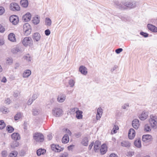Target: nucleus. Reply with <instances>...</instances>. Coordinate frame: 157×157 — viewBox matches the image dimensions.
I'll return each instance as SVG.
<instances>
[{"label":"nucleus","mask_w":157,"mask_h":157,"mask_svg":"<svg viewBox=\"0 0 157 157\" xmlns=\"http://www.w3.org/2000/svg\"><path fill=\"white\" fill-rule=\"evenodd\" d=\"M6 130L8 132L12 133L14 131V129L12 126L7 125L6 127Z\"/></svg>","instance_id":"nucleus-33"},{"label":"nucleus","mask_w":157,"mask_h":157,"mask_svg":"<svg viewBox=\"0 0 157 157\" xmlns=\"http://www.w3.org/2000/svg\"><path fill=\"white\" fill-rule=\"evenodd\" d=\"M151 128L149 126L145 125L144 127V130L146 132H149L151 131Z\"/></svg>","instance_id":"nucleus-42"},{"label":"nucleus","mask_w":157,"mask_h":157,"mask_svg":"<svg viewBox=\"0 0 157 157\" xmlns=\"http://www.w3.org/2000/svg\"><path fill=\"white\" fill-rule=\"evenodd\" d=\"M78 108L76 107L71 108L70 109V113L71 114L74 113H75V112H76V111H78Z\"/></svg>","instance_id":"nucleus-44"},{"label":"nucleus","mask_w":157,"mask_h":157,"mask_svg":"<svg viewBox=\"0 0 157 157\" xmlns=\"http://www.w3.org/2000/svg\"><path fill=\"white\" fill-rule=\"evenodd\" d=\"M38 95L37 94H34L31 98L33 101L35 100L38 97Z\"/></svg>","instance_id":"nucleus-52"},{"label":"nucleus","mask_w":157,"mask_h":157,"mask_svg":"<svg viewBox=\"0 0 157 157\" xmlns=\"http://www.w3.org/2000/svg\"><path fill=\"white\" fill-rule=\"evenodd\" d=\"M0 110L3 113H6L7 112L8 109L6 107H4L2 109H1Z\"/></svg>","instance_id":"nucleus-50"},{"label":"nucleus","mask_w":157,"mask_h":157,"mask_svg":"<svg viewBox=\"0 0 157 157\" xmlns=\"http://www.w3.org/2000/svg\"><path fill=\"white\" fill-rule=\"evenodd\" d=\"M6 126V124L5 123L3 120L0 121V129H3Z\"/></svg>","instance_id":"nucleus-39"},{"label":"nucleus","mask_w":157,"mask_h":157,"mask_svg":"<svg viewBox=\"0 0 157 157\" xmlns=\"http://www.w3.org/2000/svg\"><path fill=\"white\" fill-rule=\"evenodd\" d=\"M66 98V96L65 94H60L58 96L57 100L59 102H63Z\"/></svg>","instance_id":"nucleus-21"},{"label":"nucleus","mask_w":157,"mask_h":157,"mask_svg":"<svg viewBox=\"0 0 157 157\" xmlns=\"http://www.w3.org/2000/svg\"><path fill=\"white\" fill-rule=\"evenodd\" d=\"M132 125L133 127L135 129H137L140 125L139 120L138 119H134L132 122Z\"/></svg>","instance_id":"nucleus-14"},{"label":"nucleus","mask_w":157,"mask_h":157,"mask_svg":"<svg viewBox=\"0 0 157 157\" xmlns=\"http://www.w3.org/2000/svg\"><path fill=\"white\" fill-rule=\"evenodd\" d=\"M148 113L145 111H143L139 116L140 119L142 121L145 120L147 117Z\"/></svg>","instance_id":"nucleus-16"},{"label":"nucleus","mask_w":157,"mask_h":157,"mask_svg":"<svg viewBox=\"0 0 157 157\" xmlns=\"http://www.w3.org/2000/svg\"><path fill=\"white\" fill-rule=\"evenodd\" d=\"M68 83L70 86L71 87H72L75 85V81L74 80L71 79L69 80Z\"/></svg>","instance_id":"nucleus-41"},{"label":"nucleus","mask_w":157,"mask_h":157,"mask_svg":"<svg viewBox=\"0 0 157 157\" xmlns=\"http://www.w3.org/2000/svg\"><path fill=\"white\" fill-rule=\"evenodd\" d=\"M34 139L36 142H42L44 140V136L40 132H36L33 135Z\"/></svg>","instance_id":"nucleus-2"},{"label":"nucleus","mask_w":157,"mask_h":157,"mask_svg":"<svg viewBox=\"0 0 157 157\" xmlns=\"http://www.w3.org/2000/svg\"><path fill=\"white\" fill-rule=\"evenodd\" d=\"M8 39L11 41L15 42L16 41L15 35L12 33H10L8 36Z\"/></svg>","instance_id":"nucleus-27"},{"label":"nucleus","mask_w":157,"mask_h":157,"mask_svg":"<svg viewBox=\"0 0 157 157\" xmlns=\"http://www.w3.org/2000/svg\"><path fill=\"white\" fill-rule=\"evenodd\" d=\"M10 9L12 11H16L20 10V7L18 4L15 2H12L10 5Z\"/></svg>","instance_id":"nucleus-7"},{"label":"nucleus","mask_w":157,"mask_h":157,"mask_svg":"<svg viewBox=\"0 0 157 157\" xmlns=\"http://www.w3.org/2000/svg\"><path fill=\"white\" fill-rule=\"evenodd\" d=\"M21 117V113H17L14 116V119L16 121L20 119Z\"/></svg>","instance_id":"nucleus-38"},{"label":"nucleus","mask_w":157,"mask_h":157,"mask_svg":"<svg viewBox=\"0 0 157 157\" xmlns=\"http://www.w3.org/2000/svg\"><path fill=\"white\" fill-rule=\"evenodd\" d=\"M100 144L101 142L97 140L95 142L94 147V151L95 152L97 151V150L99 149Z\"/></svg>","instance_id":"nucleus-22"},{"label":"nucleus","mask_w":157,"mask_h":157,"mask_svg":"<svg viewBox=\"0 0 157 157\" xmlns=\"http://www.w3.org/2000/svg\"><path fill=\"white\" fill-rule=\"evenodd\" d=\"M56 147H55V151L56 152H60L63 150V148L61 147L59 145H56Z\"/></svg>","instance_id":"nucleus-36"},{"label":"nucleus","mask_w":157,"mask_h":157,"mask_svg":"<svg viewBox=\"0 0 157 157\" xmlns=\"http://www.w3.org/2000/svg\"><path fill=\"white\" fill-rule=\"evenodd\" d=\"M31 28L28 23H25L23 25V30L26 36L29 35L31 32Z\"/></svg>","instance_id":"nucleus-3"},{"label":"nucleus","mask_w":157,"mask_h":157,"mask_svg":"<svg viewBox=\"0 0 157 157\" xmlns=\"http://www.w3.org/2000/svg\"><path fill=\"white\" fill-rule=\"evenodd\" d=\"M5 103L7 104H9L10 103V100L9 98H7L5 100Z\"/></svg>","instance_id":"nucleus-64"},{"label":"nucleus","mask_w":157,"mask_h":157,"mask_svg":"<svg viewBox=\"0 0 157 157\" xmlns=\"http://www.w3.org/2000/svg\"><path fill=\"white\" fill-rule=\"evenodd\" d=\"M32 37L34 42H38L39 41L41 38L40 34L37 33H35L33 34Z\"/></svg>","instance_id":"nucleus-12"},{"label":"nucleus","mask_w":157,"mask_h":157,"mask_svg":"<svg viewBox=\"0 0 157 157\" xmlns=\"http://www.w3.org/2000/svg\"><path fill=\"white\" fill-rule=\"evenodd\" d=\"M31 72L30 70L27 69L25 70L23 74V77L24 78L28 77L31 74Z\"/></svg>","instance_id":"nucleus-24"},{"label":"nucleus","mask_w":157,"mask_h":157,"mask_svg":"<svg viewBox=\"0 0 157 157\" xmlns=\"http://www.w3.org/2000/svg\"><path fill=\"white\" fill-rule=\"evenodd\" d=\"M134 143L135 146L138 148L141 147V140L140 138H138L136 139Z\"/></svg>","instance_id":"nucleus-19"},{"label":"nucleus","mask_w":157,"mask_h":157,"mask_svg":"<svg viewBox=\"0 0 157 157\" xmlns=\"http://www.w3.org/2000/svg\"><path fill=\"white\" fill-rule=\"evenodd\" d=\"M46 152V150L44 149H39L36 151V154L38 156H40L44 154Z\"/></svg>","instance_id":"nucleus-28"},{"label":"nucleus","mask_w":157,"mask_h":157,"mask_svg":"<svg viewBox=\"0 0 157 157\" xmlns=\"http://www.w3.org/2000/svg\"><path fill=\"white\" fill-rule=\"evenodd\" d=\"M24 58L28 62H31L32 59V57L29 54L26 55L24 57Z\"/></svg>","instance_id":"nucleus-34"},{"label":"nucleus","mask_w":157,"mask_h":157,"mask_svg":"<svg viewBox=\"0 0 157 157\" xmlns=\"http://www.w3.org/2000/svg\"><path fill=\"white\" fill-rule=\"evenodd\" d=\"M123 50L122 48H118L115 50V52L116 53L119 54L123 51Z\"/></svg>","instance_id":"nucleus-53"},{"label":"nucleus","mask_w":157,"mask_h":157,"mask_svg":"<svg viewBox=\"0 0 157 157\" xmlns=\"http://www.w3.org/2000/svg\"><path fill=\"white\" fill-rule=\"evenodd\" d=\"M19 145V143L17 140H14L11 143L10 146L12 148H14L15 147H17Z\"/></svg>","instance_id":"nucleus-30"},{"label":"nucleus","mask_w":157,"mask_h":157,"mask_svg":"<svg viewBox=\"0 0 157 157\" xmlns=\"http://www.w3.org/2000/svg\"><path fill=\"white\" fill-rule=\"evenodd\" d=\"M119 127L118 126L115 125L112 130L111 133L113 134L116 133L117 132V130L119 129Z\"/></svg>","instance_id":"nucleus-40"},{"label":"nucleus","mask_w":157,"mask_h":157,"mask_svg":"<svg viewBox=\"0 0 157 157\" xmlns=\"http://www.w3.org/2000/svg\"><path fill=\"white\" fill-rule=\"evenodd\" d=\"M22 43L25 46H29L31 47L33 45V41L31 37H26L24 38L22 41Z\"/></svg>","instance_id":"nucleus-4"},{"label":"nucleus","mask_w":157,"mask_h":157,"mask_svg":"<svg viewBox=\"0 0 157 157\" xmlns=\"http://www.w3.org/2000/svg\"><path fill=\"white\" fill-rule=\"evenodd\" d=\"M32 112L33 114L34 115H36L38 114V112L36 109H33Z\"/></svg>","instance_id":"nucleus-49"},{"label":"nucleus","mask_w":157,"mask_h":157,"mask_svg":"<svg viewBox=\"0 0 157 157\" xmlns=\"http://www.w3.org/2000/svg\"><path fill=\"white\" fill-rule=\"evenodd\" d=\"M31 18V14L30 13L28 12L23 16L22 19L25 22H28L30 20Z\"/></svg>","instance_id":"nucleus-11"},{"label":"nucleus","mask_w":157,"mask_h":157,"mask_svg":"<svg viewBox=\"0 0 157 157\" xmlns=\"http://www.w3.org/2000/svg\"><path fill=\"white\" fill-rule=\"evenodd\" d=\"M11 137L12 139L14 140H19L21 137L19 134L18 133H13L11 135Z\"/></svg>","instance_id":"nucleus-20"},{"label":"nucleus","mask_w":157,"mask_h":157,"mask_svg":"<svg viewBox=\"0 0 157 157\" xmlns=\"http://www.w3.org/2000/svg\"><path fill=\"white\" fill-rule=\"evenodd\" d=\"M9 20L13 24L15 25L17 24L19 21L18 16L15 15L10 16L9 18Z\"/></svg>","instance_id":"nucleus-8"},{"label":"nucleus","mask_w":157,"mask_h":157,"mask_svg":"<svg viewBox=\"0 0 157 157\" xmlns=\"http://www.w3.org/2000/svg\"><path fill=\"white\" fill-rule=\"evenodd\" d=\"M24 126V128L25 129L27 130V123L26 122H25L23 124Z\"/></svg>","instance_id":"nucleus-61"},{"label":"nucleus","mask_w":157,"mask_h":157,"mask_svg":"<svg viewBox=\"0 0 157 157\" xmlns=\"http://www.w3.org/2000/svg\"><path fill=\"white\" fill-rule=\"evenodd\" d=\"M142 140L144 142H149L152 140V136L149 134L143 135L142 137Z\"/></svg>","instance_id":"nucleus-9"},{"label":"nucleus","mask_w":157,"mask_h":157,"mask_svg":"<svg viewBox=\"0 0 157 157\" xmlns=\"http://www.w3.org/2000/svg\"><path fill=\"white\" fill-rule=\"evenodd\" d=\"M45 22L46 25L48 26H50L51 25L52 21L48 17L46 18Z\"/></svg>","instance_id":"nucleus-35"},{"label":"nucleus","mask_w":157,"mask_h":157,"mask_svg":"<svg viewBox=\"0 0 157 157\" xmlns=\"http://www.w3.org/2000/svg\"><path fill=\"white\" fill-rule=\"evenodd\" d=\"M147 27L150 31L154 33L157 32V27L155 26L150 24H148Z\"/></svg>","instance_id":"nucleus-15"},{"label":"nucleus","mask_w":157,"mask_h":157,"mask_svg":"<svg viewBox=\"0 0 157 157\" xmlns=\"http://www.w3.org/2000/svg\"><path fill=\"white\" fill-rule=\"evenodd\" d=\"M114 4L116 6L117 8L121 10L126 9L124 5V3L120 2L117 1H115L114 2Z\"/></svg>","instance_id":"nucleus-10"},{"label":"nucleus","mask_w":157,"mask_h":157,"mask_svg":"<svg viewBox=\"0 0 157 157\" xmlns=\"http://www.w3.org/2000/svg\"><path fill=\"white\" fill-rule=\"evenodd\" d=\"M129 106V104L128 103H126L122 106V109H127V107H128Z\"/></svg>","instance_id":"nucleus-51"},{"label":"nucleus","mask_w":157,"mask_h":157,"mask_svg":"<svg viewBox=\"0 0 157 157\" xmlns=\"http://www.w3.org/2000/svg\"><path fill=\"white\" fill-rule=\"evenodd\" d=\"M79 71L84 75H86L87 73V69L84 66L82 65L79 67Z\"/></svg>","instance_id":"nucleus-18"},{"label":"nucleus","mask_w":157,"mask_h":157,"mask_svg":"<svg viewBox=\"0 0 157 157\" xmlns=\"http://www.w3.org/2000/svg\"><path fill=\"white\" fill-rule=\"evenodd\" d=\"M68 155V153L67 152H65L63 154H62L59 156V157H66Z\"/></svg>","instance_id":"nucleus-56"},{"label":"nucleus","mask_w":157,"mask_h":157,"mask_svg":"<svg viewBox=\"0 0 157 157\" xmlns=\"http://www.w3.org/2000/svg\"><path fill=\"white\" fill-rule=\"evenodd\" d=\"M5 10L4 8L2 6H0V15H2L5 12Z\"/></svg>","instance_id":"nucleus-45"},{"label":"nucleus","mask_w":157,"mask_h":157,"mask_svg":"<svg viewBox=\"0 0 157 157\" xmlns=\"http://www.w3.org/2000/svg\"><path fill=\"white\" fill-rule=\"evenodd\" d=\"M44 33L46 36H48L50 34L51 31L49 29H47L45 31Z\"/></svg>","instance_id":"nucleus-55"},{"label":"nucleus","mask_w":157,"mask_h":157,"mask_svg":"<svg viewBox=\"0 0 157 157\" xmlns=\"http://www.w3.org/2000/svg\"><path fill=\"white\" fill-rule=\"evenodd\" d=\"M135 135V132L134 130L132 128H130L128 131V137L129 139L132 140L134 137Z\"/></svg>","instance_id":"nucleus-13"},{"label":"nucleus","mask_w":157,"mask_h":157,"mask_svg":"<svg viewBox=\"0 0 157 157\" xmlns=\"http://www.w3.org/2000/svg\"><path fill=\"white\" fill-rule=\"evenodd\" d=\"M69 140L68 135L65 134L64 135L62 139V141L63 143L66 144L68 143Z\"/></svg>","instance_id":"nucleus-25"},{"label":"nucleus","mask_w":157,"mask_h":157,"mask_svg":"<svg viewBox=\"0 0 157 157\" xmlns=\"http://www.w3.org/2000/svg\"><path fill=\"white\" fill-rule=\"evenodd\" d=\"M7 155V152L6 151H2V157H6Z\"/></svg>","instance_id":"nucleus-54"},{"label":"nucleus","mask_w":157,"mask_h":157,"mask_svg":"<svg viewBox=\"0 0 157 157\" xmlns=\"http://www.w3.org/2000/svg\"><path fill=\"white\" fill-rule=\"evenodd\" d=\"M102 115L99 114H97L96 116V119L97 120H99L101 117Z\"/></svg>","instance_id":"nucleus-60"},{"label":"nucleus","mask_w":157,"mask_h":157,"mask_svg":"<svg viewBox=\"0 0 157 157\" xmlns=\"http://www.w3.org/2000/svg\"><path fill=\"white\" fill-rule=\"evenodd\" d=\"M63 130L65 131L70 136L71 135V133L70 131L67 128H64L63 129Z\"/></svg>","instance_id":"nucleus-47"},{"label":"nucleus","mask_w":157,"mask_h":157,"mask_svg":"<svg viewBox=\"0 0 157 157\" xmlns=\"http://www.w3.org/2000/svg\"><path fill=\"white\" fill-rule=\"evenodd\" d=\"M97 113L102 115V109L101 108H98L97 109Z\"/></svg>","instance_id":"nucleus-48"},{"label":"nucleus","mask_w":157,"mask_h":157,"mask_svg":"<svg viewBox=\"0 0 157 157\" xmlns=\"http://www.w3.org/2000/svg\"><path fill=\"white\" fill-rule=\"evenodd\" d=\"M5 31V29L1 25H0V32L3 33Z\"/></svg>","instance_id":"nucleus-58"},{"label":"nucleus","mask_w":157,"mask_h":157,"mask_svg":"<svg viewBox=\"0 0 157 157\" xmlns=\"http://www.w3.org/2000/svg\"><path fill=\"white\" fill-rule=\"evenodd\" d=\"M107 150V148L105 144H103L101 147L100 149V152L101 155L105 154Z\"/></svg>","instance_id":"nucleus-17"},{"label":"nucleus","mask_w":157,"mask_h":157,"mask_svg":"<svg viewBox=\"0 0 157 157\" xmlns=\"http://www.w3.org/2000/svg\"><path fill=\"white\" fill-rule=\"evenodd\" d=\"M94 142H92L89 145V147H88V149L89 150H91V149H92V146H93L94 145Z\"/></svg>","instance_id":"nucleus-59"},{"label":"nucleus","mask_w":157,"mask_h":157,"mask_svg":"<svg viewBox=\"0 0 157 157\" xmlns=\"http://www.w3.org/2000/svg\"><path fill=\"white\" fill-rule=\"evenodd\" d=\"M121 145L124 147H129L130 146V143L128 141H124L121 143Z\"/></svg>","instance_id":"nucleus-31"},{"label":"nucleus","mask_w":157,"mask_h":157,"mask_svg":"<svg viewBox=\"0 0 157 157\" xmlns=\"http://www.w3.org/2000/svg\"><path fill=\"white\" fill-rule=\"evenodd\" d=\"M89 141L88 138L85 137L83 138L82 140L81 144L84 146H87L88 145V142Z\"/></svg>","instance_id":"nucleus-26"},{"label":"nucleus","mask_w":157,"mask_h":157,"mask_svg":"<svg viewBox=\"0 0 157 157\" xmlns=\"http://www.w3.org/2000/svg\"><path fill=\"white\" fill-rule=\"evenodd\" d=\"M20 3L21 6L25 8H26L28 5V2L27 0H21Z\"/></svg>","instance_id":"nucleus-29"},{"label":"nucleus","mask_w":157,"mask_h":157,"mask_svg":"<svg viewBox=\"0 0 157 157\" xmlns=\"http://www.w3.org/2000/svg\"><path fill=\"white\" fill-rule=\"evenodd\" d=\"M33 100H32V99L31 98H29V100L27 102V104L28 105H31L32 103L33 102Z\"/></svg>","instance_id":"nucleus-57"},{"label":"nucleus","mask_w":157,"mask_h":157,"mask_svg":"<svg viewBox=\"0 0 157 157\" xmlns=\"http://www.w3.org/2000/svg\"><path fill=\"white\" fill-rule=\"evenodd\" d=\"M109 157H118V156L116 154L112 153L110 155Z\"/></svg>","instance_id":"nucleus-62"},{"label":"nucleus","mask_w":157,"mask_h":157,"mask_svg":"<svg viewBox=\"0 0 157 157\" xmlns=\"http://www.w3.org/2000/svg\"><path fill=\"white\" fill-rule=\"evenodd\" d=\"M13 62V60L12 58H7L6 59V63L9 64H11Z\"/></svg>","instance_id":"nucleus-43"},{"label":"nucleus","mask_w":157,"mask_h":157,"mask_svg":"<svg viewBox=\"0 0 157 157\" xmlns=\"http://www.w3.org/2000/svg\"><path fill=\"white\" fill-rule=\"evenodd\" d=\"M157 117L153 115H151L150 118L149 119V121L152 128H156L157 125Z\"/></svg>","instance_id":"nucleus-1"},{"label":"nucleus","mask_w":157,"mask_h":157,"mask_svg":"<svg viewBox=\"0 0 157 157\" xmlns=\"http://www.w3.org/2000/svg\"><path fill=\"white\" fill-rule=\"evenodd\" d=\"M125 7L126 8L132 9L136 7V2L134 1H127L124 3Z\"/></svg>","instance_id":"nucleus-6"},{"label":"nucleus","mask_w":157,"mask_h":157,"mask_svg":"<svg viewBox=\"0 0 157 157\" xmlns=\"http://www.w3.org/2000/svg\"><path fill=\"white\" fill-rule=\"evenodd\" d=\"M17 154V151H12L9 154V157H16Z\"/></svg>","instance_id":"nucleus-37"},{"label":"nucleus","mask_w":157,"mask_h":157,"mask_svg":"<svg viewBox=\"0 0 157 157\" xmlns=\"http://www.w3.org/2000/svg\"><path fill=\"white\" fill-rule=\"evenodd\" d=\"M75 113L76 114V117L77 119H80L82 118V111L78 109V111L75 112Z\"/></svg>","instance_id":"nucleus-23"},{"label":"nucleus","mask_w":157,"mask_h":157,"mask_svg":"<svg viewBox=\"0 0 157 157\" xmlns=\"http://www.w3.org/2000/svg\"><path fill=\"white\" fill-rule=\"evenodd\" d=\"M33 23L35 25L38 24L40 22L39 18L38 17H35L33 18Z\"/></svg>","instance_id":"nucleus-32"},{"label":"nucleus","mask_w":157,"mask_h":157,"mask_svg":"<svg viewBox=\"0 0 157 157\" xmlns=\"http://www.w3.org/2000/svg\"><path fill=\"white\" fill-rule=\"evenodd\" d=\"M7 81L6 78L5 77H3L2 79L1 82H6Z\"/></svg>","instance_id":"nucleus-63"},{"label":"nucleus","mask_w":157,"mask_h":157,"mask_svg":"<svg viewBox=\"0 0 157 157\" xmlns=\"http://www.w3.org/2000/svg\"><path fill=\"white\" fill-rule=\"evenodd\" d=\"M140 34L144 37H147L148 36V33L143 32H141L140 33Z\"/></svg>","instance_id":"nucleus-46"},{"label":"nucleus","mask_w":157,"mask_h":157,"mask_svg":"<svg viewBox=\"0 0 157 157\" xmlns=\"http://www.w3.org/2000/svg\"><path fill=\"white\" fill-rule=\"evenodd\" d=\"M63 113L62 109L59 108L55 107L52 110V114L56 117H59L61 116Z\"/></svg>","instance_id":"nucleus-5"}]
</instances>
